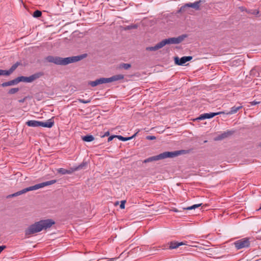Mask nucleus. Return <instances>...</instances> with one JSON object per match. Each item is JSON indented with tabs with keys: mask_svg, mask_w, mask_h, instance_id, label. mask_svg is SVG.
Listing matches in <instances>:
<instances>
[{
	"mask_svg": "<svg viewBox=\"0 0 261 261\" xmlns=\"http://www.w3.org/2000/svg\"><path fill=\"white\" fill-rule=\"evenodd\" d=\"M18 91H19V88H11V89L9 90V91H8V93L10 94H13L17 93Z\"/></svg>",
	"mask_w": 261,
	"mask_h": 261,
	"instance_id": "obj_29",
	"label": "nucleus"
},
{
	"mask_svg": "<svg viewBox=\"0 0 261 261\" xmlns=\"http://www.w3.org/2000/svg\"><path fill=\"white\" fill-rule=\"evenodd\" d=\"M124 78V75L123 74H117L113 75L110 77V82H113L115 81H117L120 80H122Z\"/></svg>",
	"mask_w": 261,
	"mask_h": 261,
	"instance_id": "obj_17",
	"label": "nucleus"
},
{
	"mask_svg": "<svg viewBox=\"0 0 261 261\" xmlns=\"http://www.w3.org/2000/svg\"><path fill=\"white\" fill-rule=\"evenodd\" d=\"M250 238H245L236 241L234 243L237 249L248 247L250 244Z\"/></svg>",
	"mask_w": 261,
	"mask_h": 261,
	"instance_id": "obj_5",
	"label": "nucleus"
},
{
	"mask_svg": "<svg viewBox=\"0 0 261 261\" xmlns=\"http://www.w3.org/2000/svg\"><path fill=\"white\" fill-rule=\"evenodd\" d=\"M137 134H134L133 136L130 137H123L121 136H116L117 138L119 139V140L122 141H126L128 140H130L132 139H133L134 137H135L136 136Z\"/></svg>",
	"mask_w": 261,
	"mask_h": 261,
	"instance_id": "obj_21",
	"label": "nucleus"
},
{
	"mask_svg": "<svg viewBox=\"0 0 261 261\" xmlns=\"http://www.w3.org/2000/svg\"><path fill=\"white\" fill-rule=\"evenodd\" d=\"M146 139L150 140H154L155 139V137L154 136H148L146 137Z\"/></svg>",
	"mask_w": 261,
	"mask_h": 261,
	"instance_id": "obj_36",
	"label": "nucleus"
},
{
	"mask_svg": "<svg viewBox=\"0 0 261 261\" xmlns=\"http://www.w3.org/2000/svg\"><path fill=\"white\" fill-rule=\"evenodd\" d=\"M41 15V12L38 10L35 11L33 14L34 17H39Z\"/></svg>",
	"mask_w": 261,
	"mask_h": 261,
	"instance_id": "obj_33",
	"label": "nucleus"
},
{
	"mask_svg": "<svg viewBox=\"0 0 261 261\" xmlns=\"http://www.w3.org/2000/svg\"><path fill=\"white\" fill-rule=\"evenodd\" d=\"M11 73L10 72L9 70H0V75H9Z\"/></svg>",
	"mask_w": 261,
	"mask_h": 261,
	"instance_id": "obj_28",
	"label": "nucleus"
},
{
	"mask_svg": "<svg viewBox=\"0 0 261 261\" xmlns=\"http://www.w3.org/2000/svg\"><path fill=\"white\" fill-rule=\"evenodd\" d=\"M161 44L163 45V47L166 44H172V39L171 38L166 39L161 41Z\"/></svg>",
	"mask_w": 261,
	"mask_h": 261,
	"instance_id": "obj_22",
	"label": "nucleus"
},
{
	"mask_svg": "<svg viewBox=\"0 0 261 261\" xmlns=\"http://www.w3.org/2000/svg\"><path fill=\"white\" fill-rule=\"evenodd\" d=\"M40 77V74H34L33 75H32L29 77L26 76H19L18 77L17 79V81L18 83L19 82H25V83H31L36 80L37 79L39 78Z\"/></svg>",
	"mask_w": 261,
	"mask_h": 261,
	"instance_id": "obj_8",
	"label": "nucleus"
},
{
	"mask_svg": "<svg viewBox=\"0 0 261 261\" xmlns=\"http://www.w3.org/2000/svg\"><path fill=\"white\" fill-rule=\"evenodd\" d=\"M46 60L49 62H51L57 65H62V58L59 57L48 56L47 57Z\"/></svg>",
	"mask_w": 261,
	"mask_h": 261,
	"instance_id": "obj_12",
	"label": "nucleus"
},
{
	"mask_svg": "<svg viewBox=\"0 0 261 261\" xmlns=\"http://www.w3.org/2000/svg\"><path fill=\"white\" fill-rule=\"evenodd\" d=\"M85 57L86 55H82L80 56L62 58V65H66L70 63L79 61L84 58Z\"/></svg>",
	"mask_w": 261,
	"mask_h": 261,
	"instance_id": "obj_6",
	"label": "nucleus"
},
{
	"mask_svg": "<svg viewBox=\"0 0 261 261\" xmlns=\"http://www.w3.org/2000/svg\"><path fill=\"white\" fill-rule=\"evenodd\" d=\"M242 108V106L238 107H233L231 108L230 111L225 113L227 115H231L236 113L240 109Z\"/></svg>",
	"mask_w": 261,
	"mask_h": 261,
	"instance_id": "obj_19",
	"label": "nucleus"
},
{
	"mask_svg": "<svg viewBox=\"0 0 261 261\" xmlns=\"http://www.w3.org/2000/svg\"><path fill=\"white\" fill-rule=\"evenodd\" d=\"M184 152L183 150L179 151H174L171 152H164L162 153H161L158 155L152 156L149 158L144 161V163H148L150 162H152L153 161L160 160L162 159H164L166 158H172L175 156H177L180 154H181Z\"/></svg>",
	"mask_w": 261,
	"mask_h": 261,
	"instance_id": "obj_3",
	"label": "nucleus"
},
{
	"mask_svg": "<svg viewBox=\"0 0 261 261\" xmlns=\"http://www.w3.org/2000/svg\"><path fill=\"white\" fill-rule=\"evenodd\" d=\"M200 3H201V1H198V2H195L193 3L186 4L184 6H182L180 8V11H184V9L187 7L192 8L194 9L195 10H197L199 9Z\"/></svg>",
	"mask_w": 261,
	"mask_h": 261,
	"instance_id": "obj_10",
	"label": "nucleus"
},
{
	"mask_svg": "<svg viewBox=\"0 0 261 261\" xmlns=\"http://www.w3.org/2000/svg\"><path fill=\"white\" fill-rule=\"evenodd\" d=\"M79 101L80 102L83 103H88L91 101V100L90 99L84 100V99H79Z\"/></svg>",
	"mask_w": 261,
	"mask_h": 261,
	"instance_id": "obj_34",
	"label": "nucleus"
},
{
	"mask_svg": "<svg viewBox=\"0 0 261 261\" xmlns=\"http://www.w3.org/2000/svg\"><path fill=\"white\" fill-rule=\"evenodd\" d=\"M23 193H22V190H21V191H19L18 192H17L14 194H11V195H9L7 196V198H11V197H16V196H19L21 194H23Z\"/></svg>",
	"mask_w": 261,
	"mask_h": 261,
	"instance_id": "obj_26",
	"label": "nucleus"
},
{
	"mask_svg": "<svg viewBox=\"0 0 261 261\" xmlns=\"http://www.w3.org/2000/svg\"><path fill=\"white\" fill-rule=\"evenodd\" d=\"M55 222L51 219H46L36 222L31 225L25 231L26 235H30L39 232L43 229L50 227Z\"/></svg>",
	"mask_w": 261,
	"mask_h": 261,
	"instance_id": "obj_1",
	"label": "nucleus"
},
{
	"mask_svg": "<svg viewBox=\"0 0 261 261\" xmlns=\"http://www.w3.org/2000/svg\"><path fill=\"white\" fill-rule=\"evenodd\" d=\"M184 244H185L182 242H180V243L175 242V243H173L172 244H171L170 247L171 249H175V248L178 247L179 246L184 245Z\"/></svg>",
	"mask_w": 261,
	"mask_h": 261,
	"instance_id": "obj_24",
	"label": "nucleus"
},
{
	"mask_svg": "<svg viewBox=\"0 0 261 261\" xmlns=\"http://www.w3.org/2000/svg\"><path fill=\"white\" fill-rule=\"evenodd\" d=\"M55 222L51 219H46L36 222L31 225L25 231L26 235H30L39 232L43 229L50 227Z\"/></svg>",
	"mask_w": 261,
	"mask_h": 261,
	"instance_id": "obj_2",
	"label": "nucleus"
},
{
	"mask_svg": "<svg viewBox=\"0 0 261 261\" xmlns=\"http://www.w3.org/2000/svg\"><path fill=\"white\" fill-rule=\"evenodd\" d=\"M192 57L191 56H185L180 59L178 57L174 58V62L176 65L183 66L185 65V63L191 60H192Z\"/></svg>",
	"mask_w": 261,
	"mask_h": 261,
	"instance_id": "obj_9",
	"label": "nucleus"
},
{
	"mask_svg": "<svg viewBox=\"0 0 261 261\" xmlns=\"http://www.w3.org/2000/svg\"><path fill=\"white\" fill-rule=\"evenodd\" d=\"M99 79L100 81L101 84L111 83L110 82L111 80H110V77H108V78L102 77V78H100Z\"/></svg>",
	"mask_w": 261,
	"mask_h": 261,
	"instance_id": "obj_27",
	"label": "nucleus"
},
{
	"mask_svg": "<svg viewBox=\"0 0 261 261\" xmlns=\"http://www.w3.org/2000/svg\"><path fill=\"white\" fill-rule=\"evenodd\" d=\"M201 205V204H194L191 206L186 208L185 209L188 210H194V209H195V208L199 207Z\"/></svg>",
	"mask_w": 261,
	"mask_h": 261,
	"instance_id": "obj_30",
	"label": "nucleus"
},
{
	"mask_svg": "<svg viewBox=\"0 0 261 261\" xmlns=\"http://www.w3.org/2000/svg\"><path fill=\"white\" fill-rule=\"evenodd\" d=\"M108 135H109V133L108 132H106V133H105V134L103 135V137H104V136H108Z\"/></svg>",
	"mask_w": 261,
	"mask_h": 261,
	"instance_id": "obj_40",
	"label": "nucleus"
},
{
	"mask_svg": "<svg viewBox=\"0 0 261 261\" xmlns=\"http://www.w3.org/2000/svg\"><path fill=\"white\" fill-rule=\"evenodd\" d=\"M56 180H51L50 181H47L45 182H43L39 184L35 185L33 186L29 187L27 188L22 189V193L23 194L27 192L36 190L40 188H42L45 186H47L49 185H53L56 182Z\"/></svg>",
	"mask_w": 261,
	"mask_h": 261,
	"instance_id": "obj_4",
	"label": "nucleus"
},
{
	"mask_svg": "<svg viewBox=\"0 0 261 261\" xmlns=\"http://www.w3.org/2000/svg\"><path fill=\"white\" fill-rule=\"evenodd\" d=\"M225 113L223 112H220L218 113H205L201 115L199 117L196 118V120H203L205 119H210L214 117V116L220 114Z\"/></svg>",
	"mask_w": 261,
	"mask_h": 261,
	"instance_id": "obj_11",
	"label": "nucleus"
},
{
	"mask_svg": "<svg viewBox=\"0 0 261 261\" xmlns=\"http://www.w3.org/2000/svg\"><path fill=\"white\" fill-rule=\"evenodd\" d=\"M94 138L92 135L85 136L83 137V140L86 142H91L94 140Z\"/></svg>",
	"mask_w": 261,
	"mask_h": 261,
	"instance_id": "obj_23",
	"label": "nucleus"
},
{
	"mask_svg": "<svg viewBox=\"0 0 261 261\" xmlns=\"http://www.w3.org/2000/svg\"><path fill=\"white\" fill-rule=\"evenodd\" d=\"M187 37L186 35H182L177 37L171 38L172 44H178L182 42Z\"/></svg>",
	"mask_w": 261,
	"mask_h": 261,
	"instance_id": "obj_13",
	"label": "nucleus"
},
{
	"mask_svg": "<svg viewBox=\"0 0 261 261\" xmlns=\"http://www.w3.org/2000/svg\"><path fill=\"white\" fill-rule=\"evenodd\" d=\"M18 65L19 63H16L11 67V68L9 69V71L11 73V74L16 69V68L18 67Z\"/></svg>",
	"mask_w": 261,
	"mask_h": 261,
	"instance_id": "obj_31",
	"label": "nucleus"
},
{
	"mask_svg": "<svg viewBox=\"0 0 261 261\" xmlns=\"http://www.w3.org/2000/svg\"><path fill=\"white\" fill-rule=\"evenodd\" d=\"M259 103V102H257V101H253L251 102V105H252V106H254V105H257V104H258Z\"/></svg>",
	"mask_w": 261,
	"mask_h": 261,
	"instance_id": "obj_38",
	"label": "nucleus"
},
{
	"mask_svg": "<svg viewBox=\"0 0 261 261\" xmlns=\"http://www.w3.org/2000/svg\"><path fill=\"white\" fill-rule=\"evenodd\" d=\"M86 163H83L79 166L74 168H72L70 170H66L64 168H59L57 169V171L58 173L61 174H71L74 171L82 169L84 166H85L86 165Z\"/></svg>",
	"mask_w": 261,
	"mask_h": 261,
	"instance_id": "obj_7",
	"label": "nucleus"
},
{
	"mask_svg": "<svg viewBox=\"0 0 261 261\" xmlns=\"http://www.w3.org/2000/svg\"><path fill=\"white\" fill-rule=\"evenodd\" d=\"M101 84L100 79H97L94 81H91L89 83V85H90L92 87H95L98 85Z\"/></svg>",
	"mask_w": 261,
	"mask_h": 261,
	"instance_id": "obj_25",
	"label": "nucleus"
},
{
	"mask_svg": "<svg viewBox=\"0 0 261 261\" xmlns=\"http://www.w3.org/2000/svg\"><path fill=\"white\" fill-rule=\"evenodd\" d=\"M118 204V202H117L116 203V204Z\"/></svg>",
	"mask_w": 261,
	"mask_h": 261,
	"instance_id": "obj_41",
	"label": "nucleus"
},
{
	"mask_svg": "<svg viewBox=\"0 0 261 261\" xmlns=\"http://www.w3.org/2000/svg\"><path fill=\"white\" fill-rule=\"evenodd\" d=\"M130 64H126V63H123L120 65V67L123 68L125 69H128L130 67Z\"/></svg>",
	"mask_w": 261,
	"mask_h": 261,
	"instance_id": "obj_32",
	"label": "nucleus"
},
{
	"mask_svg": "<svg viewBox=\"0 0 261 261\" xmlns=\"http://www.w3.org/2000/svg\"><path fill=\"white\" fill-rule=\"evenodd\" d=\"M4 248H5L4 246H0V253L4 250Z\"/></svg>",
	"mask_w": 261,
	"mask_h": 261,
	"instance_id": "obj_39",
	"label": "nucleus"
},
{
	"mask_svg": "<svg viewBox=\"0 0 261 261\" xmlns=\"http://www.w3.org/2000/svg\"><path fill=\"white\" fill-rule=\"evenodd\" d=\"M125 200H122V201H121V203H120V207L121 209L124 208V207H125Z\"/></svg>",
	"mask_w": 261,
	"mask_h": 261,
	"instance_id": "obj_35",
	"label": "nucleus"
},
{
	"mask_svg": "<svg viewBox=\"0 0 261 261\" xmlns=\"http://www.w3.org/2000/svg\"><path fill=\"white\" fill-rule=\"evenodd\" d=\"M54 124V121L53 119H50L46 122L40 121V126L44 127L50 128L53 126Z\"/></svg>",
	"mask_w": 261,
	"mask_h": 261,
	"instance_id": "obj_14",
	"label": "nucleus"
},
{
	"mask_svg": "<svg viewBox=\"0 0 261 261\" xmlns=\"http://www.w3.org/2000/svg\"><path fill=\"white\" fill-rule=\"evenodd\" d=\"M231 134H232V133L230 131H226V132H223L221 135L218 136L216 138L215 140H220L223 139L227 137L228 136L231 135Z\"/></svg>",
	"mask_w": 261,
	"mask_h": 261,
	"instance_id": "obj_15",
	"label": "nucleus"
},
{
	"mask_svg": "<svg viewBox=\"0 0 261 261\" xmlns=\"http://www.w3.org/2000/svg\"><path fill=\"white\" fill-rule=\"evenodd\" d=\"M162 47H163V45L161 44V43L160 42L157 44H156L154 46L147 47L146 48V50L150 51H155L160 48H161Z\"/></svg>",
	"mask_w": 261,
	"mask_h": 261,
	"instance_id": "obj_20",
	"label": "nucleus"
},
{
	"mask_svg": "<svg viewBox=\"0 0 261 261\" xmlns=\"http://www.w3.org/2000/svg\"><path fill=\"white\" fill-rule=\"evenodd\" d=\"M28 126L31 127L40 126V121L36 120H29L26 122Z\"/></svg>",
	"mask_w": 261,
	"mask_h": 261,
	"instance_id": "obj_16",
	"label": "nucleus"
},
{
	"mask_svg": "<svg viewBox=\"0 0 261 261\" xmlns=\"http://www.w3.org/2000/svg\"><path fill=\"white\" fill-rule=\"evenodd\" d=\"M17 84H18L17 79H15L13 80L3 83V84H2V86L5 87L7 86H13L16 85Z\"/></svg>",
	"mask_w": 261,
	"mask_h": 261,
	"instance_id": "obj_18",
	"label": "nucleus"
},
{
	"mask_svg": "<svg viewBox=\"0 0 261 261\" xmlns=\"http://www.w3.org/2000/svg\"><path fill=\"white\" fill-rule=\"evenodd\" d=\"M115 137H117L116 136H112L109 137L108 140V142L111 141Z\"/></svg>",
	"mask_w": 261,
	"mask_h": 261,
	"instance_id": "obj_37",
	"label": "nucleus"
}]
</instances>
